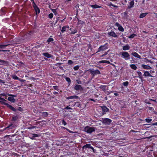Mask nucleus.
<instances>
[{"instance_id": "nucleus-24", "label": "nucleus", "mask_w": 157, "mask_h": 157, "mask_svg": "<svg viewBox=\"0 0 157 157\" xmlns=\"http://www.w3.org/2000/svg\"><path fill=\"white\" fill-rule=\"evenodd\" d=\"M13 124H10V125H9L6 128H5L4 129V130H5L6 129H12L13 128Z\"/></svg>"}, {"instance_id": "nucleus-9", "label": "nucleus", "mask_w": 157, "mask_h": 157, "mask_svg": "<svg viewBox=\"0 0 157 157\" xmlns=\"http://www.w3.org/2000/svg\"><path fill=\"white\" fill-rule=\"evenodd\" d=\"M34 5L33 6L34 8L35 9L36 14L39 13L40 12V10L39 8L34 3Z\"/></svg>"}, {"instance_id": "nucleus-63", "label": "nucleus", "mask_w": 157, "mask_h": 157, "mask_svg": "<svg viewBox=\"0 0 157 157\" xmlns=\"http://www.w3.org/2000/svg\"><path fill=\"white\" fill-rule=\"evenodd\" d=\"M152 125H157V122L152 124Z\"/></svg>"}, {"instance_id": "nucleus-64", "label": "nucleus", "mask_w": 157, "mask_h": 157, "mask_svg": "<svg viewBox=\"0 0 157 157\" xmlns=\"http://www.w3.org/2000/svg\"><path fill=\"white\" fill-rule=\"evenodd\" d=\"M134 102L136 104V105H138V104H139V103H138V101L137 100H136L134 101Z\"/></svg>"}, {"instance_id": "nucleus-39", "label": "nucleus", "mask_w": 157, "mask_h": 157, "mask_svg": "<svg viewBox=\"0 0 157 157\" xmlns=\"http://www.w3.org/2000/svg\"><path fill=\"white\" fill-rule=\"evenodd\" d=\"M53 41V39L52 38H49L47 40V42L48 43H50Z\"/></svg>"}, {"instance_id": "nucleus-42", "label": "nucleus", "mask_w": 157, "mask_h": 157, "mask_svg": "<svg viewBox=\"0 0 157 157\" xmlns=\"http://www.w3.org/2000/svg\"><path fill=\"white\" fill-rule=\"evenodd\" d=\"M65 79L69 83H70L71 82V79H70L68 77H66L65 78Z\"/></svg>"}, {"instance_id": "nucleus-49", "label": "nucleus", "mask_w": 157, "mask_h": 157, "mask_svg": "<svg viewBox=\"0 0 157 157\" xmlns=\"http://www.w3.org/2000/svg\"><path fill=\"white\" fill-rule=\"evenodd\" d=\"M67 130L70 133H75L76 132H73V131H70V130H69L68 129H67Z\"/></svg>"}, {"instance_id": "nucleus-33", "label": "nucleus", "mask_w": 157, "mask_h": 157, "mask_svg": "<svg viewBox=\"0 0 157 157\" xmlns=\"http://www.w3.org/2000/svg\"><path fill=\"white\" fill-rule=\"evenodd\" d=\"M118 29L119 30L121 31V32H123L124 31V29L123 27L120 25L119 27L118 28Z\"/></svg>"}, {"instance_id": "nucleus-17", "label": "nucleus", "mask_w": 157, "mask_h": 157, "mask_svg": "<svg viewBox=\"0 0 157 157\" xmlns=\"http://www.w3.org/2000/svg\"><path fill=\"white\" fill-rule=\"evenodd\" d=\"M6 105L10 109H11L12 110H13V111H16V109L13 107V106H12L11 105H9V104H6Z\"/></svg>"}, {"instance_id": "nucleus-27", "label": "nucleus", "mask_w": 157, "mask_h": 157, "mask_svg": "<svg viewBox=\"0 0 157 157\" xmlns=\"http://www.w3.org/2000/svg\"><path fill=\"white\" fill-rule=\"evenodd\" d=\"M100 63H106L109 64L110 62L109 61L107 60H101L99 62Z\"/></svg>"}, {"instance_id": "nucleus-8", "label": "nucleus", "mask_w": 157, "mask_h": 157, "mask_svg": "<svg viewBox=\"0 0 157 157\" xmlns=\"http://www.w3.org/2000/svg\"><path fill=\"white\" fill-rule=\"evenodd\" d=\"M108 35L112 36V37H117V35L116 33L113 31L108 32Z\"/></svg>"}, {"instance_id": "nucleus-40", "label": "nucleus", "mask_w": 157, "mask_h": 157, "mask_svg": "<svg viewBox=\"0 0 157 157\" xmlns=\"http://www.w3.org/2000/svg\"><path fill=\"white\" fill-rule=\"evenodd\" d=\"M18 119V117L17 116H14L13 117V121H15Z\"/></svg>"}, {"instance_id": "nucleus-55", "label": "nucleus", "mask_w": 157, "mask_h": 157, "mask_svg": "<svg viewBox=\"0 0 157 157\" xmlns=\"http://www.w3.org/2000/svg\"><path fill=\"white\" fill-rule=\"evenodd\" d=\"M29 138L32 140H33L34 139V138L33 136H30V134H29Z\"/></svg>"}, {"instance_id": "nucleus-47", "label": "nucleus", "mask_w": 157, "mask_h": 157, "mask_svg": "<svg viewBox=\"0 0 157 157\" xmlns=\"http://www.w3.org/2000/svg\"><path fill=\"white\" fill-rule=\"evenodd\" d=\"M62 121L63 124L64 125H66L67 124V123L64 120H62Z\"/></svg>"}, {"instance_id": "nucleus-23", "label": "nucleus", "mask_w": 157, "mask_h": 157, "mask_svg": "<svg viewBox=\"0 0 157 157\" xmlns=\"http://www.w3.org/2000/svg\"><path fill=\"white\" fill-rule=\"evenodd\" d=\"M0 62L2 63L3 65H6L8 64V63L7 61H5L3 60L0 59Z\"/></svg>"}, {"instance_id": "nucleus-48", "label": "nucleus", "mask_w": 157, "mask_h": 157, "mask_svg": "<svg viewBox=\"0 0 157 157\" xmlns=\"http://www.w3.org/2000/svg\"><path fill=\"white\" fill-rule=\"evenodd\" d=\"M43 114L45 117L47 116L48 115V113L47 112H44L43 113Z\"/></svg>"}, {"instance_id": "nucleus-36", "label": "nucleus", "mask_w": 157, "mask_h": 157, "mask_svg": "<svg viewBox=\"0 0 157 157\" xmlns=\"http://www.w3.org/2000/svg\"><path fill=\"white\" fill-rule=\"evenodd\" d=\"M7 46L8 45L0 44V48H3Z\"/></svg>"}, {"instance_id": "nucleus-31", "label": "nucleus", "mask_w": 157, "mask_h": 157, "mask_svg": "<svg viewBox=\"0 0 157 157\" xmlns=\"http://www.w3.org/2000/svg\"><path fill=\"white\" fill-rule=\"evenodd\" d=\"M128 84L129 82L128 81L124 82L122 83L123 85L126 87H127V86L128 85Z\"/></svg>"}, {"instance_id": "nucleus-18", "label": "nucleus", "mask_w": 157, "mask_h": 157, "mask_svg": "<svg viewBox=\"0 0 157 157\" xmlns=\"http://www.w3.org/2000/svg\"><path fill=\"white\" fill-rule=\"evenodd\" d=\"M69 28V27L68 26H63L62 29L61 30V31L62 33H63L67 30V29H68Z\"/></svg>"}, {"instance_id": "nucleus-14", "label": "nucleus", "mask_w": 157, "mask_h": 157, "mask_svg": "<svg viewBox=\"0 0 157 157\" xmlns=\"http://www.w3.org/2000/svg\"><path fill=\"white\" fill-rule=\"evenodd\" d=\"M141 66V67L147 70H149L151 68V67L148 65H145L144 64H142Z\"/></svg>"}, {"instance_id": "nucleus-6", "label": "nucleus", "mask_w": 157, "mask_h": 157, "mask_svg": "<svg viewBox=\"0 0 157 157\" xmlns=\"http://www.w3.org/2000/svg\"><path fill=\"white\" fill-rule=\"evenodd\" d=\"M76 90H82L83 89L82 86L79 85H76L74 88Z\"/></svg>"}, {"instance_id": "nucleus-3", "label": "nucleus", "mask_w": 157, "mask_h": 157, "mask_svg": "<svg viewBox=\"0 0 157 157\" xmlns=\"http://www.w3.org/2000/svg\"><path fill=\"white\" fill-rule=\"evenodd\" d=\"M90 73L93 75H99L101 74L100 71L98 70H94L93 69H89L88 70Z\"/></svg>"}, {"instance_id": "nucleus-10", "label": "nucleus", "mask_w": 157, "mask_h": 157, "mask_svg": "<svg viewBox=\"0 0 157 157\" xmlns=\"http://www.w3.org/2000/svg\"><path fill=\"white\" fill-rule=\"evenodd\" d=\"M101 108L103 111L105 113L107 112L109 110V109L105 106H101Z\"/></svg>"}, {"instance_id": "nucleus-44", "label": "nucleus", "mask_w": 157, "mask_h": 157, "mask_svg": "<svg viewBox=\"0 0 157 157\" xmlns=\"http://www.w3.org/2000/svg\"><path fill=\"white\" fill-rule=\"evenodd\" d=\"M53 14L52 13H51L49 14L48 15V17L52 19L53 17Z\"/></svg>"}, {"instance_id": "nucleus-19", "label": "nucleus", "mask_w": 157, "mask_h": 157, "mask_svg": "<svg viewBox=\"0 0 157 157\" xmlns=\"http://www.w3.org/2000/svg\"><path fill=\"white\" fill-rule=\"evenodd\" d=\"M43 55L48 58H51L52 57V55L48 53H43Z\"/></svg>"}, {"instance_id": "nucleus-32", "label": "nucleus", "mask_w": 157, "mask_h": 157, "mask_svg": "<svg viewBox=\"0 0 157 157\" xmlns=\"http://www.w3.org/2000/svg\"><path fill=\"white\" fill-rule=\"evenodd\" d=\"M138 74L139 75L138 77L140 78L141 79L142 78V74L141 72L140 71H137V72Z\"/></svg>"}, {"instance_id": "nucleus-51", "label": "nucleus", "mask_w": 157, "mask_h": 157, "mask_svg": "<svg viewBox=\"0 0 157 157\" xmlns=\"http://www.w3.org/2000/svg\"><path fill=\"white\" fill-rule=\"evenodd\" d=\"M109 6H113V7H117V6H115V5H113L112 3H109Z\"/></svg>"}, {"instance_id": "nucleus-29", "label": "nucleus", "mask_w": 157, "mask_h": 157, "mask_svg": "<svg viewBox=\"0 0 157 157\" xmlns=\"http://www.w3.org/2000/svg\"><path fill=\"white\" fill-rule=\"evenodd\" d=\"M6 101L5 99V100H1L0 101V103L2 104H4L5 105H6V104H8V103H5V101Z\"/></svg>"}, {"instance_id": "nucleus-7", "label": "nucleus", "mask_w": 157, "mask_h": 157, "mask_svg": "<svg viewBox=\"0 0 157 157\" xmlns=\"http://www.w3.org/2000/svg\"><path fill=\"white\" fill-rule=\"evenodd\" d=\"M86 148H90L92 149L93 150L94 149V148L91 146V144H86L83 146L82 147L83 149Z\"/></svg>"}, {"instance_id": "nucleus-11", "label": "nucleus", "mask_w": 157, "mask_h": 157, "mask_svg": "<svg viewBox=\"0 0 157 157\" xmlns=\"http://www.w3.org/2000/svg\"><path fill=\"white\" fill-rule=\"evenodd\" d=\"M131 54L136 57L137 58L140 59H141L140 56L136 52H132L131 53Z\"/></svg>"}, {"instance_id": "nucleus-16", "label": "nucleus", "mask_w": 157, "mask_h": 157, "mask_svg": "<svg viewBox=\"0 0 157 157\" xmlns=\"http://www.w3.org/2000/svg\"><path fill=\"white\" fill-rule=\"evenodd\" d=\"M134 2L133 0H132L129 3V6L128 7L129 8H132L134 5Z\"/></svg>"}, {"instance_id": "nucleus-62", "label": "nucleus", "mask_w": 157, "mask_h": 157, "mask_svg": "<svg viewBox=\"0 0 157 157\" xmlns=\"http://www.w3.org/2000/svg\"><path fill=\"white\" fill-rule=\"evenodd\" d=\"M8 95L11 96H12V97H16V96L15 95H13L11 94H8Z\"/></svg>"}, {"instance_id": "nucleus-30", "label": "nucleus", "mask_w": 157, "mask_h": 157, "mask_svg": "<svg viewBox=\"0 0 157 157\" xmlns=\"http://www.w3.org/2000/svg\"><path fill=\"white\" fill-rule=\"evenodd\" d=\"M12 77L13 79H14L15 80H18L19 78L18 77H17L15 75H12Z\"/></svg>"}, {"instance_id": "nucleus-28", "label": "nucleus", "mask_w": 157, "mask_h": 157, "mask_svg": "<svg viewBox=\"0 0 157 157\" xmlns=\"http://www.w3.org/2000/svg\"><path fill=\"white\" fill-rule=\"evenodd\" d=\"M147 14V13H142L140 16V18H142L145 17L146 15Z\"/></svg>"}, {"instance_id": "nucleus-35", "label": "nucleus", "mask_w": 157, "mask_h": 157, "mask_svg": "<svg viewBox=\"0 0 157 157\" xmlns=\"http://www.w3.org/2000/svg\"><path fill=\"white\" fill-rule=\"evenodd\" d=\"M145 121L147 123H150L152 121V119H148L146 118L145 119Z\"/></svg>"}, {"instance_id": "nucleus-38", "label": "nucleus", "mask_w": 157, "mask_h": 157, "mask_svg": "<svg viewBox=\"0 0 157 157\" xmlns=\"http://www.w3.org/2000/svg\"><path fill=\"white\" fill-rule=\"evenodd\" d=\"M136 35L135 34H133L131 35L130 36L128 37V38H133L135 36H136Z\"/></svg>"}, {"instance_id": "nucleus-58", "label": "nucleus", "mask_w": 157, "mask_h": 157, "mask_svg": "<svg viewBox=\"0 0 157 157\" xmlns=\"http://www.w3.org/2000/svg\"><path fill=\"white\" fill-rule=\"evenodd\" d=\"M62 64V63H58L56 64V66H59V65H61Z\"/></svg>"}, {"instance_id": "nucleus-46", "label": "nucleus", "mask_w": 157, "mask_h": 157, "mask_svg": "<svg viewBox=\"0 0 157 157\" xmlns=\"http://www.w3.org/2000/svg\"><path fill=\"white\" fill-rule=\"evenodd\" d=\"M79 66H76L74 67V69L75 70H78L79 68Z\"/></svg>"}, {"instance_id": "nucleus-43", "label": "nucleus", "mask_w": 157, "mask_h": 157, "mask_svg": "<svg viewBox=\"0 0 157 157\" xmlns=\"http://www.w3.org/2000/svg\"><path fill=\"white\" fill-rule=\"evenodd\" d=\"M53 88L55 90H59L58 87L57 86H53Z\"/></svg>"}, {"instance_id": "nucleus-25", "label": "nucleus", "mask_w": 157, "mask_h": 157, "mask_svg": "<svg viewBox=\"0 0 157 157\" xmlns=\"http://www.w3.org/2000/svg\"><path fill=\"white\" fill-rule=\"evenodd\" d=\"M91 7L93 8L96 9L98 8H99L101 7V6H98L97 5H91L90 6Z\"/></svg>"}, {"instance_id": "nucleus-56", "label": "nucleus", "mask_w": 157, "mask_h": 157, "mask_svg": "<svg viewBox=\"0 0 157 157\" xmlns=\"http://www.w3.org/2000/svg\"><path fill=\"white\" fill-rule=\"evenodd\" d=\"M18 110L20 111H22L23 110V109L20 107H19Z\"/></svg>"}, {"instance_id": "nucleus-57", "label": "nucleus", "mask_w": 157, "mask_h": 157, "mask_svg": "<svg viewBox=\"0 0 157 157\" xmlns=\"http://www.w3.org/2000/svg\"><path fill=\"white\" fill-rule=\"evenodd\" d=\"M149 110H151V111H153V110H154V109L153 108H152V107H149Z\"/></svg>"}, {"instance_id": "nucleus-13", "label": "nucleus", "mask_w": 157, "mask_h": 157, "mask_svg": "<svg viewBox=\"0 0 157 157\" xmlns=\"http://www.w3.org/2000/svg\"><path fill=\"white\" fill-rule=\"evenodd\" d=\"M130 47L128 44L125 45L123 47L122 49L124 51H126L129 49Z\"/></svg>"}, {"instance_id": "nucleus-15", "label": "nucleus", "mask_w": 157, "mask_h": 157, "mask_svg": "<svg viewBox=\"0 0 157 157\" xmlns=\"http://www.w3.org/2000/svg\"><path fill=\"white\" fill-rule=\"evenodd\" d=\"M79 97L76 95H74L72 96H71L68 97L67 98V99H78V98Z\"/></svg>"}, {"instance_id": "nucleus-22", "label": "nucleus", "mask_w": 157, "mask_h": 157, "mask_svg": "<svg viewBox=\"0 0 157 157\" xmlns=\"http://www.w3.org/2000/svg\"><path fill=\"white\" fill-rule=\"evenodd\" d=\"M106 86L105 85H101L100 86V88L104 91L106 90Z\"/></svg>"}, {"instance_id": "nucleus-12", "label": "nucleus", "mask_w": 157, "mask_h": 157, "mask_svg": "<svg viewBox=\"0 0 157 157\" xmlns=\"http://www.w3.org/2000/svg\"><path fill=\"white\" fill-rule=\"evenodd\" d=\"M144 75L145 77H153V76H152L149 73V71H144Z\"/></svg>"}, {"instance_id": "nucleus-52", "label": "nucleus", "mask_w": 157, "mask_h": 157, "mask_svg": "<svg viewBox=\"0 0 157 157\" xmlns=\"http://www.w3.org/2000/svg\"><path fill=\"white\" fill-rule=\"evenodd\" d=\"M78 22L79 23V24H83L84 22L81 20H78Z\"/></svg>"}, {"instance_id": "nucleus-41", "label": "nucleus", "mask_w": 157, "mask_h": 157, "mask_svg": "<svg viewBox=\"0 0 157 157\" xmlns=\"http://www.w3.org/2000/svg\"><path fill=\"white\" fill-rule=\"evenodd\" d=\"M73 63V62L71 60H69L68 61V63L69 65H71Z\"/></svg>"}, {"instance_id": "nucleus-60", "label": "nucleus", "mask_w": 157, "mask_h": 157, "mask_svg": "<svg viewBox=\"0 0 157 157\" xmlns=\"http://www.w3.org/2000/svg\"><path fill=\"white\" fill-rule=\"evenodd\" d=\"M52 12L56 14V10L55 9H52Z\"/></svg>"}, {"instance_id": "nucleus-20", "label": "nucleus", "mask_w": 157, "mask_h": 157, "mask_svg": "<svg viewBox=\"0 0 157 157\" xmlns=\"http://www.w3.org/2000/svg\"><path fill=\"white\" fill-rule=\"evenodd\" d=\"M8 101L12 102L13 103L15 102V99L14 98L12 97H8Z\"/></svg>"}, {"instance_id": "nucleus-50", "label": "nucleus", "mask_w": 157, "mask_h": 157, "mask_svg": "<svg viewBox=\"0 0 157 157\" xmlns=\"http://www.w3.org/2000/svg\"><path fill=\"white\" fill-rule=\"evenodd\" d=\"M65 109H72V108L67 106L65 108Z\"/></svg>"}, {"instance_id": "nucleus-34", "label": "nucleus", "mask_w": 157, "mask_h": 157, "mask_svg": "<svg viewBox=\"0 0 157 157\" xmlns=\"http://www.w3.org/2000/svg\"><path fill=\"white\" fill-rule=\"evenodd\" d=\"M5 12V10L3 9L2 8L0 10V13H1V12H2V13H1L0 15H2L3 14H4Z\"/></svg>"}, {"instance_id": "nucleus-54", "label": "nucleus", "mask_w": 157, "mask_h": 157, "mask_svg": "<svg viewBox=\"0 0 157 157\" xmlns=\"http://www.w3.org/2000/svg\"><path fill=\"white\" fill-rule=\"evenodd\" d=\"M2 83L3 84L5 83V82L3 80L0 79V83Z\"/></svg>"}, {"instance_id": "nucleus-59", "label": "nucleus", "mask_w": 157, "mask_h": 157, "mask_svg": "<svg viewBox=\"0 0 157 157\" xmlns=\"http://www.w3.org/2000/svg\"><path fill=\"white\" fill-rule=\"evenodd\" d=\"M18 80L21 82H23L25 81V80H24L23 79H21L20 78H19V79Z\"/></svg>"}, {"instance_id": "nucleus-1", "label": "nucleus", "mask_w": 157, "mask_h": 157, "mask_svg": "<svg viewBox=\"0 0 157 157\" xmlns=\"http://www.w3.org/2000/svg\"><path fill=\"white\" fill-rule=\"evenodd\" d=\"M95 130V128L86 126L84 128L83 131L87 133L91 134L93 132H94Z\"/></svg>"}, {"instance_id": "nucleus-5", "label": "nucleus", "mask_w": 157, "mask_h": 157, "mask_svg": "<svg viewBox=\"0 0 157 157\" xmlns=\"http://www.w3.org/2000/svg\"><path fill=\"white\" fill-rule=\"evenodd\" d=\"M107 44H106L105 45L101 46L99 47L98 48V52H99L101 51H103L107 48V47L106 45Z\"/></svg>"}, {"instance_id": "nucleus-45", "label": "nucleus", "mask_w": 157, "mask_h": 157, "mask_svg": "<svg viewBox=\"0 0 157 157\" xmlns=\"http://www.w3.org/2000/svg\"><path fill=\"white\" fill-rule=\"evenodd\" d=\"M77 30H76V29H75L74 30V31H72L71 32V34H75V33H76L77 32Z\"/></svg>"}, {"instance_id": "nucleus-21", "label": "nucleus", "mask_w": 157, "mask_h": 157, "mask_svg": "<svg viewBox=\"0 0 157 157\" xmlns=\"http://www.w3.org/2000/svg\"><path fill=\"white\" fill-rule=\"evenodd\" d=\"M130 67L132 69L134 70H136L137 68V67L135 64H132L130 65Z\"/></svg>"}, {"instance_id": "nucleus-4", "label": "nucleus", "mask_w": 157, "mask_h": 157, "mask_svg": "<svg viewBox=\"0 0 157 157\" xmlns=\"http://www.w3.org/2000/svg\"><path fill=\"white\" fill-rule=\"evenodd\" d=\"M112 120L107 118L102 119V123L106 124H109L112 122Z\"/></svg>"}, {"instance_id": "nucleus-2", "label": "nucleus", "mask_w": 157, "mask_h": 157, "mask_svg": "<svg viewBox=\"0 0 157 157\" xmlns=\"http://www.w3.org/2000/svg\"><path fill=\"white\" fill-rule=\"evenodd\" d=\"M121 56L125 60H127L130 58V56L127 52H121Z\"/></svg>"}, {"instance_id": "nucleus-61", "label": "nucleus", "mask_w": 157, "mask_h": 157, "mask_svg": "<svg viewBox=\"0 0 157 157\" xmlns=\"http://www.w3.org/2000/svg\"><path fill=\"white\" fill-rule=\"evenodd\" d=\"M116 25L119 27L121 25L118 23H116Z\"/></svg>"}, {"instance_id": "nucleus-53", "label": "nucleus", "mask_w": 157, "mask_h": 157, "mask_svg": "<svg viewBox=\"0 0 157 157\" xmlns=\"http://www.w3.org/2000/svg\"><path fill=\"white\" fill-rule=\"evenodd\" d=\"M78 84H81L82 83L81 81L79 80H76Z\"/></svg>"}, {"instance_id": "nucleus-37", "label": "nucleus", "mask_w": 157, "mask_h": 157, "mask_svg": "<svg viewBox=\"0 0 157 157\" xmlns=\"http://www.w3.org/2000/svg\"><path fill=\"white\" fill-rule=\"evenodd\" d=\"M36 126H30L27 128V129H32L36 128Z\"/></svg>"}, {"instance_id": "nucleus-26", "label": "nucleus", "mask_w": 157, "mask_h": 157, "mask_svg": "<svg viewBox=\"0 0 157 157\" xmlns=\"http://www.w3.org/2000/svg\"><path fill=\"white\" fill-rule=\"evenodd\" d=\"M33 136L35 138L36 137H39L40 135H38L34 133H30V136Z\"/></svg>"}]
</instances>
